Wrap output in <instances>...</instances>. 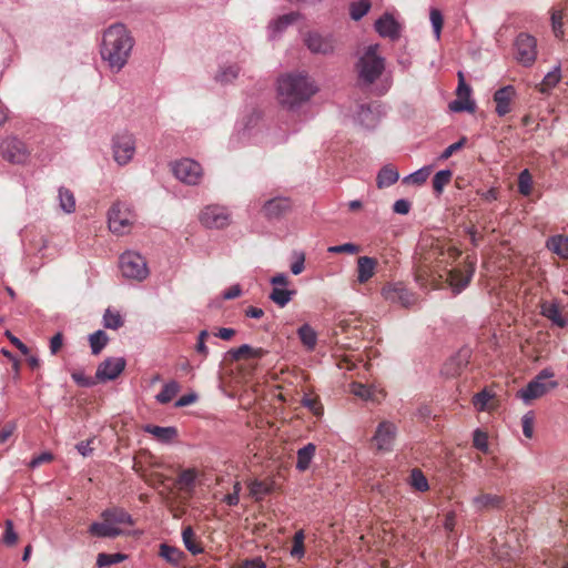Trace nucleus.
Returning <instances> with one entry per match:
<instances>
[{
	"label": "nucleus",
	"mask_w": 568,
	"mask_h": 568,
	"mask_svg": "<svg viewBox=\"0 0 568 568\" xmlns=\"http://www.w3.org/2000/svg\"><path fill=\"white\" fill-rule=\"evenodd\" d=\"M135 40L125 24L116 22L102 33L100 55L112 73H119L128 64Z\"/></svg>",
	"instance_id": "1"
},
{
	"label": "nucleus",
	"mask_w": 568,
	"mask_h": 568,
	"mask_svg": "<svg viewBox=\"0 0 568 568\" xmlns=\"http://www.w3.org/2000/svg\"><path fill=\"white\" fill-rule=\"evenodd\" d=\"M315 82L304 72H288L277 79V99L282 106L296 110L317 92Z\"/></svg>",
	"instance_id": "2"
},
{
	"label": "nucleus",
	"mask_w": 568,
	"mask_h": 568,
	"mask_svg": "<svg viewBox=\"0 0 568 568\" xmlns=\"http://www.w3.org/2000/svg\"><path fill=\"white\" fill-rule=\"evenodd\" d=\"M358 81L363 85H371L383 73L385 60L378 54V44L368 45L356 64Z\"/></svg>",
	"instance_id": "3"
},
{
	"label": "nucleus",
	"mask_w": 568,
	"mask_h": 568,
	"mask_svg": "<svg viewBox=\"0 0 568 568\" xmlns=\"http://www.w3.org/2000/svg\"><path fill=\"white\" fill-rule=\"evenodd\" d=\"M135 221V214L130 204L115 202L109 210L108 223L112 233L126 234Z\"/></svg>",
	"instance_id": "4"
},
{
	"label": "nucleus",
	"mask_w": 568,
	"mask_h": 568,
	"mask_svg": "<svg viewBox=\"0 0 568 568\" xmlns=\"http://www.w3.org/2000/svg\"><path fill=\"white\" fill-rule=\"evenodd\" d=\"M554 373L549 369H542L526 387L517 392V396L525 403L530 404L531 400L544 396L547 392L557 386V382L547 379L551 378Z\"/></svg>",
	"instance_id": "5"
},
{
	"label": "nucleus",
	"mask_w": 568,
	"mask_h": 568,
	"mask_svg": "<svg viewBox=\"0 0 568 568\" xmlns=\"http://www.w3.org/2000/svg\"><path fill=\"white\" fill-rule=\"evenodd\" d=\"M135 149V138L128 131L119 132L111 139L112 156L120 166H124L132 161Z\"/></svg>",
	"instance_id": "6"
},
{
	"label": "nucleus",
	"mask_w": 568,
	"mask_h": 568,
	"mask_svg": "<svg viewBox=\"0 0 568 568\" xmlns=\"http://www.w3.org/2000/svg\"><path fill=\"white\" fill-rule=\"evenodd\" d=\"M120 270L124 277L143 281L149 274L146 262L135 252H125L120 256Z\"/></svg>",
	"instance_id": "7"
},
{
	"label": "nucleus",
	"mask_w": 568,
	"mask_h": 568,
	"mask_svg": "<svg viewBox=\"0 0 568 568\" xmlns=\"http://www.w3.org/2000/svg\"><path fill=\"white\" fill-rule=\"evenodd\" d=\"M384 300L390 304H397L404 308H409L417 303V295L409 291L402 282L387 283L382 288Z\"/></svg>",
	"instance_id": "8"
},
{
	"label": "nucleus",
	"mask_w": 568,
	"mask_h": 568,
	"mask_svg": "<svg viewBox=\"0 0 568 568\" xmlns=\"http://www.w3.org/2000/svg\"><path fill=\"white\" fill-rule=\"evenodd\" d=\"M172 172L178 180L189 185L199 184L203 175L200 163L191 159H182L172 163Z\"/></svg>",
	"instance_id": "9"
},
{
	"label": "nucleus",
	"mask_w": 568,
	"mask_h": 568,
	"mask_svg": "<svg viewBox=\"0 0 568 568\" xmlns=\"http://www.w3.org/2000/svg\"><path fill=\"white\" fill-rule=\"evenodd\" d=\"M262 129V114L257 110H253L250 114L245 115L239 125L236 134L232 138L231 142L235 140L256 142V136Z\"/></svg>",
	"instance_id": "10"
},
{
	"label": "nucleus",
	"mask_w": 568,
	"mask_h": 568,
	"mask_svg": "<svg viewBox=\"0 0 568 568\" xmlns=\"http://www.w3.org/2000/svg\"><path fill=\"white\" fill-rule=\"evenodd\" d=\"M201 223L209 229H223L231 223V213L225 206L211 204L200 214Z\"/></svg>",
	"instance_id": "11"
},
{
	"label": "nucleus",
	"mask_w": 568,
	"mask_h": 568,
	"mask_svg": "<svg viewBox=\"0 0 568 568\" xmlns=\"http://www.w3.org/2000/svg\"><path fill=\"white\" fill-rule=\"evenodd\" d=\"M516 59L525 67L531 65L537 57L536 39L527 33H520L515 42Z\"/></svg>",
	"instance_id": "12"
},
{
	"label": "nucleus",
	"mask_w": 568,
	"mask_h": 568,
	"mask_svg": "<svg viewBox=\"0 0 568 568\" xmlns=\"http://www.w3.org/2000/svg\"><path fill=\"white\" fill-rule=\"evenodd\" d=\"M0 148L2 156L14 164L26 163L30 154L26 144L17 138L6 139Z\"/></svg>",
	"instance_id": "13"
},
{
	"label": "nucleus",
	"mask_w": 568,
	"mask_h": 568,
	"mask_svg": "<svg viewBox=\"0 0 568 568\" xmlns=\"http://www.w3.org/2000/svg\"><path fill=\"white\" fill-rule=\"evenodd\" d=\"M124 357H109L97 368L95 378L100 382L114 381L124 371Z\"/></svg>",
	"instance_id": "14"
},
{
	"label": "nucleus",
	"mask_w": 568,
	"mask_h": 568,
	"mask_svg": "<svg viewBox=\"0 0 568 568\" xmlns=\"http://www.w3.org/2000/svg\"><path fill=\"white\" fill-rule=\"evenodd\" d=\"M475 272V264L468 263L465 270L454 268L447 272V283L455 294L460 293L465 290Z\"/></svg>",
	"instance_id": "15"
},
{
	"label": "nucleus",
	"mask_w": 568,
	"mask_h": 568,
	"mask_svg": "<svg viewBox=\"0 0 568 568\" xmlns=\"http://www.w3.org/2000/svg\"><path fill=\"white\" fill-rule=\"evenodd\" d=\"M459 83L457 87V95L458 99L450 102L449 108L454 112H474L475 111V102L470 99L471 89L468 84H466L463 73H458Z\"/></svg>",
	"instance_id": "16"
},
{
	"label": "nucleus",
	"mask_w": 568,
	"mask_h": 568,
	"mask_svg": "<svg viewBox=\"0 0 568 568\" xmlns=\"http://www.w3.org/2000/svg\"><path fill=\"white\" fill-rule=\"evenodd\" d=\"M564 305L559 300L544 301L540 303V314L549 320L552 325L566 327L568 318L562 314Z\"/></svg>",
	"instance_id": "17"
},
{
	"label": "nucleus",
	"mask_w": 568,
	"mask_h": 568,
	"mask_svg": "<svg viewBox=\"0 0 568 568\" xmlns=\"http://www.w3.org/2000/svg\"><path fill=\"white\" fill-rule=\"evenodd\" d=\"M396 436V426L390 422H382L374 435V442L378 450L388 452L393 447Z\"/></svg>",
	"instance_id": "18"
},
{
	"label": "nucleus",
	"mask_w": 568,
	"mask_h": 568,
	"mask_svg": "<svg viewBox=\"0 0 568 568\" xmlns=\"http://www.w3.org/2000/svg\"><path fill=\"white\" fill-rule=\"evenodd\" d=\"M381 105L377 103L361 104L356 111V121L366 129H374L381 119Z\"/></svg>",
	"instance_id": "19"
},
{
	"label": "nucleus",
	"mask_w": 568,
	"mask_h": 568,
	"mask_svg": "<svg viewBox=\"0 0 568 568\" xmlns=\"http://www.w3.org/2000/svg\"><path fill=\"white\" fill-rule=\"evenodd\" d=\"M304 42L313 53L328 54L334 50L333 38L318 32H308Z\"/></svg>",
	"instance_id": "20"
},
{
	"label": "nucleus",
	"mask_w": 568,
	"mask_h": 568,
	"mask_svg": "<svg viewBox=\"0 0 568 568\" xmlns=\"http://www.w3.org/2000/svg\"><path fill=\"white\" fill-rule=\"evenodd\" d=\"M241 70L242 68L236 61H221L214 80L222 85L231 84L239 78Z\"/></svg>",
	"instance_id": "21"
},
{
	"label": "nucleus",
	"mask_w": 568,
	"mask_h": 568,
	"mask_svg": "<svg viewBox=\"0 0 568 568\" xmlns=\"http://www.w3.org/2000/svg\"><path fill=\"white\" fill-rule=\"evenodd\" d=\"M375 29L381 37L389 38L390 40L398 39L400 36V24L390 13H384L377 19Z\"/></svg>",
	"instance_id": "22"
},
{
	"label": "nucleus",
	"mask_w": 568,
	"mask_h": 568,
	"mask_svg": "<svg viewBox=\"0 0 568 568\" xmlns=\"http://www.w3.org/2000/svg\"><path fill=\"white\" fill-rule=\"evenodd\" d=\"M469 349H462L450 357L443 366L442 373L447 377L459 375L469 363Z\"/></svg>",
	"instance_id": "23"
},
{
	"label": "nucleus",
	"mask_w": 568,
	"mask_h": 568,
	"mask_svg": "<svg viewBox=\"0 0 568 568\" xmlns=\"http://www.w3.org/2000/svg\"><path fill=\"white\" fill-rule=\"evenodd\" d=\"M516 90L513 85L503 87L494 93L496 113L499 116H505L511 111V101L514 100Z\"/></svg>",
	"instance_id": "24"
},
{
	"label": "nucleus",
	"mask_w": 568,
	"mask_h": 568,
	"mask_svg": "<svg viewBox=\"0 0 568 568\" xmlns=\"http://www.w3.org/2000/svg\"><path fill=\"white\" fill-rule=\"evenodd\" d=\"M291 209V201L284 196L267 200L263 205V213L268 219H277Z\"/></svg>",
	"instance_id": "25"
},
{
	"label": "nucleus",
	"mask_w": 568,
	"mask_h": 568,
	"mask_svg": "<svg viewBox=\"0 0 568 568\" xmlns=\"http://www.w3.org/2000/svg\"><path fill=\"white\" fill-rule=\"evenodd\" d=\"M300 18L297 12H290L283 16H280L277 19H274L268 24V38L270 40H276L281 33L291 24L296 22Z\"/></svg>",
	"instance_id": "26"
},
{
	"label": "nucleus",
	"mask_w": 568,
	"mask_h": 568,
	"mask_svg": "<svg viewBox=\"0 0 568 568\" xmlns=\"http://www.w3.org/2000/svg\"><path fill=\"white\" fill-rule=\"evenodd\" d=\"M90 535L98 538H115L122 535V530L111 521L103 519L101 523H93L89 527Z\"/></svg>",
	"instance_id": "27"
},
{
	"label": "nucleus",
	"mask_w": 568,
	"mask_h": 568,
	"mask_svg": "<svg viewBox=\"0 0 568 568\" xmlns=\"http://www.w3.org/2000/svg\"><path fill=\"white\" fill-rule=\"evenodd\" d=\"M377 261L374 257L361 256L357 260V281L361 284L368 282L375 274Z\"/></svg>",
	"instance_id": "28"
},
{
	"label": "nucleus",
	"mask_w": 568,
	"mask_h": 568,
	"mask_svg": "<svg viewBox=\"0 0 568 568\" xmlns=\"http://www.w3.org/2000/svg\"><path fill=\"white\" fill-rule=\"evenodd\" d=\"M144 432L154 436L159 442L169 444L178 437V429L174 426L146 425Z\"/></svg>",
	"instance_id": "29"
},
{
	"label": "nucleus",
	"mask_w": 568,
	"mask_h": 568,
	"mask_svg": "<svg viewBox=\"0 0 568 568\" xmlns=\"http://www.w3.org/2000/svg\"><path fill=\"white\" fill-rule=\"evenodd\" d=\"M102 519L111 521L116 525H133L132 516L122 508L113 507L108 508L101 514Z\"/></svg>",
	"instance_id": "30"
},
{
	"label": "nucleus",
	"mask_w": 568,
	"mask_h": 568,
	"mask_svg": "<svg viewBox=\"0 0 568 568\" xmlns=\"http://www.w3.org/2000/svg\"><path fill=\"white\" fill-rule=\"evenodd\" d=\"M560 79L561 69L560 64H557L544 77L542 81L537 85V89L544 94L549 93L559 83Z\"/></svg>",
	"instance_id": "31"
},
{
	"label": "nucleus",
	"mask_w": 568,
	"mask_h": 568,
	"mask_svg": "<svg viewBox=\"0 0 568 568\" xmlns=\"http://www.w3.org/2000/svg\"><path fill=\"white\" fill-rule=\"evenodd\" d=\"M316 452V446L313 443H308L297 450L296 469L305 471L308 469Z\"/></svg>",
	"instance_id": "32"
},
{
	"label": "nucleus",
	"mask_w": 568,
	"mask_h": 568,
	"mask_svg": "<svg viewBox=\"0 0 568 568\" xmlns=\"http://www.w3.org/2000/svg\"><path fill=\"white\" fill-rule=\"evenodd\" d=\"M297 336L303 344V346L306 348V351H314L317 344V333L314 331V328L305 323L297 329Z\"/></svg>",
	"instance_id": "33"
},
{
	"label": "nucleus",
	"mask_w": 568,
	"mask_h": 568,
	"mask_svg": "<svg viewBox=\"0 0 568 568\" xmlns=\"http://www.w3.org/2000/svg\"><path fill=\"white\" fill-rule=\"evenodd\" d=\"M399 179L398 171L392 165L383 166L377 174V186L379 189L388 187L396 183Z\"/></svg>",
	"instance_id": "34"
},
{
	"label": "nucleus",
	"mask_w": 568,
	"mask_h": 568,
	"mask_svg": "<svg viewBox=\"0 0 568 568\" xmlns=\"http://www.w3.org/2000/svg\"><path fill=\"white\" fill-rule=\"evenodd\" d=\"M501 497L491 494H483L473 499L474 507L477 510L499 508L501 506Z\"/></svg>",
	"instance_id": "35"
},
{
	"label": "nucleus",
	"mask_w": 568,
	"mask_h": 568,
	"mask_svg": "<svg viewBox=\"0 0 568 568\" xmlns=\"http://www.w3.org/2000/svg\"><path fill=\"white\" fill-rule=\"evenodd\" d=\"M547 247L561 258L568 260V237L562 235L551 236L547 241Z\"/></svg>",
	"instance_id": "36"
},
{
	"label": "nucleus",
	"mask_w": 568,
	"mask_h": 568,
	"mask_svg": "<svg viewBox=\"0 0 568 568\" xmlns=\"http://www.w3.org/2000/svg\"><path fill=\"white\" fill-rule=\"evenodd\" d=\"M197 477V473L194 468H187L181 471L178 477L176 484L180 489L185 491H192L195 486V480Z\"/></svg>",
	"instance_id": "37"
},
{
	"label": "nucleus",
	"mask_w": 568,
	"mask_h": 568,
	"mask_svg": "<svg viewBox=\"0 0 568 568\" xmlns=\"http://www.w3.org/2000/svg\"><path fill=\"white\" fill-rule=\"evenodd\" d=\"M296 291L294 290H286L283 287H273L270 300L274 302L277 306L284 307L286 306L292 297L295 295Z\"/></svg>",
	"instance_id": "38"
},
{
	"label": "nucleus",
	"mask_w": 568,
	"mask_h": 568,
	"mask_svg": "<svg viewBox=\"0 0 568 568\" xmlns=\"http://www.w3.org/2000/svg\"><path fill=\"white\" fill-rule=\"evenodd\" d=\"M180 392V385L175 381L164 384L162 390L155 396L156 402L160 404L170 403Z\"/></svg>",
	"instance_id": "39"
},
{
	"label": "nucleus",
	"mask_w": 568,
	"mask_h": 568,
	"mask_svg": "<svg viewBox=\"0 0 568 568\" xmlns=\"http://www.w3.org/2000/svg\"><path fill=\"white\" fill-rule=\"evenodd\" d=\"M59 205L65 213H72L75 210V199L73 193L65 189L60 187L58 191Z\"/></svg>",
	"instance_id": "40"
},
{
	"label": "nucleus",
	"mask_w": 568,
	"mask_h": 568,
	"mask_svg": "<svg viewBox=\"0 0 568 568\" xmlns=\"http://www.w3.org/2000/svg\"><path fill=\"white\" fill-rule=\"evenodd\" d=\"M182 539L185 548L193 555L201 554L203 548L195 540V534L192 527H185L182 531Z\"/></svg>",
	"instance_id": "41"
},
{
	"label": "nucleus",
	"mask_w": 568,
	"mask_h": 568,
	"mask_svg": "<svg viewBox=\"0 0 568 568\" xmlns=\"http://www.w3.org/2000/svg\"><path fill=\"white\" fill-rule=\"evenodd\" d=\"M108 335L104 331L99 329L89 336L90 347L93 355H98L108 344Z\"/></svg>",
	"instance_id": "42"
},
{
	"label": "nucleus",
	"mask_w": 568,
	"mask_h": 568,
	"mask_svg": "<svg viewBox=\"0 0 568 568\" xmlns=\"http://www.w3.org/2000/svg\"><path fill=\"white\" fill-rule=\"evenodd\" d=\"M126 559V555L116 552V554H104L101 552L98 555L97 558V566L99 568L109 567L114 564L122 562Z\"/></svg>",
	"instance_id": "43"
},
{
	"label": "nucleus",
	"mask_w": 568,
	"mask_h": 568,
	"mask_svg": "<svg viewBox=\"0 0 568 568\" xmlns=\"http://www.w3.org/2000/svg\"><path fill=\"white\" fill-rule=\"evenodd\" d=\"M450 170H440L433 178V187L437 194H440L444 187L449 183L452 179Z\"/></svg>",
	"instance_id": "44"
},
{
	"label": "nucleus",
	"mask_w": 568,
	"mask_h": 568,
	"mask_svg": "<svg viewBox=\"0 0 568 568\" xmlns=\"http://www.w3.org/2000/svg\"><path fill=\"white\" fill-rule=\"evenodd\" d=\"M250 494L255 499H261L271 493V485L263 480H253L248 484Z\"/></svg>",
	"instance_id": "45"
},
{
	"label": "nucleus",
	"mask_w": 568,
	"mask_h": 568,
	"mask_svg": "<svg viewBox=\"0 0 568 568\" xmlns=\"http://www.w3.org/2000/svg\"><path fill=\"white\" fill-rule=\"evenodd\" d=\"M532 190V176L529 170L525 169L518 176V191L520 194L528 196Z\"/></svg>",
	"instance_id": "46"
},
{
	"label": "nucleus",
	"mask_w": 568,
	"mask_h": 568,
	"mask_svg": "<svg viewBox=\"0 0 568 568\" xmlns=\"http://www.w3.org/2000/svg\"><path fill=\"white\" fill-rule=\"evenodd\" d=\"M410 485L418 491H426L429 488L427 478L420 469L414 468L410 473Z\"/></svg>",
	"instance_id": "47"
},
{
	"label": "nucleus",
	"mask_w": 568,
	"mask_h": 568,
	"mask_svg": "<svg viewBox=\"0 0 568 568\" xmlns=\"http://www.w3.org/2000/svg\"><path fill=\"white\" fill-rule=\"evenodd\" d=\"M103 325L110 329H118L123 325L122 316L118 312L106 310L103 315Z\"/></svg>",
	"instance_id": "48"
},
{
	"label": "nucleus",
	"mask_w": 568,
	"mask_h": 568,
	"mask_svg": "<svg viewBox=\"0 0 568 568\" xmlns=\"http://www.w3.org/2000/svg\"><path fill=\"white\" fill-rule=\"evenodd\" d=\"M429 174H430V168L424 166V168H420L419 170L408 174L404 179V182L419 185V184H423L427 180Z\"/></svg>",
	"instance_id": "49"
},
{
	"label": "nucleus",
	"mask_w": 568,
	"mask_h": 568,
	"mask_svg": "<svg viewBox=\"0 0 568 568\" xmlns=\"http://www.w3.org/2000/svg\"><path fill=\"white\" fill-rule=\"evenodd\" d=\"M304 539L305 535L303 530L295 532L293 538V547L291 549V556L294 558H302L304 556Z\"/></svg>",
	"instance_id": "50"
},
{
	"label": "nucleus",
	"mask_w": 568,
	"mask_h": 568,
	"mask_svg": "<svg viewBox=\"0 0 568 568\" xmlns=\"http://www.w3.org/2000/svg\"><path fill=\"white\" fill-rule=\"evenodd\" d=\"M493 398V395L487 390L483 389L473 397V405L478 412H485L488 408V403Z\"/></svg>",
	"instance_id": "51"
},
{
	"label": "nucleus",
	"mask_w": 568,
	"mask_h": 568,
	"mask_svg": "<svg viewBox=\"0 0 568 568\" xmlns=\"http://www.w3.org/2000/svg\"><path fill=\"white\" fill-rule=\"evenodd\" d=\"M182 552L176 548L162 544L160 547V556L171 564H178L180 561Z\"/></svg>",
	"instance_id": "52"
},
{
	"label": "nucleus",
	"mask_w": 568,
	"mask_h": 568,
	"mask_svg": "<svg viewBox=\"0 0 568 568\" xmlns=\"http://www.w3.org/2000/svg\"><path fill=\"white\" fill-rule=\"evenodd\" d=\"M473 445L475 448L483 453L488 452V437L487 434L480 429H476L473 435Z\"/></svg>",
	"instance_id": "53"
},
{
	"label": "nucleus",
	"mask_w": 568,
	"mask_h": 568,
	"mask_svg": "<svg viewBox=\"0 0 568 568\" xmlns=\"http://www.w3.org/2000/svg\"><path fill=\"white\" fill-rule=\"evenodd\" d=\"M415 281L420 288H427L428 286L436 287L435 277L433 275H429L426 270L417 271L415 275Z\"/></svg>",
	"instance_id": "54"
},
{
	"label": "nucleus",
	"mask_w": 568,
	"mask_h": 568,
	"mask_svg": "<svg viewBox=\"0 0 568 568\" xmlns=\"http://www.w3.org/2000/svg\"><path fill=\"white\" fill-rule=\"evenodd\" d=\"M430 22H432L435 38H436V40H439L442 28H443V22H444L443 14L440 13L439 10H437V9L430 10Z\"/></svg>",
	"instance_id": "55"
},
{
	"label": "nucleus",
	"mask_w": 568,
	"mask_h": 568,
	"mask_svg": "<svg viewBox=\"0 0 568 568\" xmlns=\"http://www.w3.org/2000/svg\"><path fill=\"white\" fill-rule=\"evenodd\" d=\"M2 541L7 546H13L18 541V535L14 531L13 523L9 519L6 520V528H4V532L2 535Z\"/></svg>",
	"instance_id": "56"
},
{
	"label": "nucleus",
	"mask_w": 568,
	"mask_h": 568,
	"mask_svg": "<svg viewBox=\"0 0 568 568\" xmlns=\"http://www.w3.org/2000/svg\"><path fill=\"white\" fill-rule=\"evenodd\" d=\"M371 9V2H353L351 8V17L354 20L362 19Z\"/></svg>",
	"instance_id": "57"
},
{
	"label": "nucleus",
	"mask_w": 568,
	"mask_h": 568,
	"mask_svg": "<svg viewBox=\"0 0 568 568\" xmlns=\"http://www.w3.org/2000/svg\"><path fill=\"white\" fill-rule=\"evenodd\" d=\"M358 251H359V247L353 243H344L341 245L329 246L327 248V252L333 253V254H339V253L356 254V253H358Z\"/></svg>",
	"instance_id": "58"
},
{
	"label": "nucleus",
	"mask_w": 568,
	"mask_h": 568,
	"mask_svg": "<svg viewBox=\"0 0 568 568\" xmlns=\"http://www.w3.org/2000/svg\"><path fill=\"white\" fill-rule=\"evenodd\" d=\"M248 351H251V346L247 345V344H243L241 345L240 347L237 348H231L227 353H226V356L232 359V361H239L241 359L242 357L244 356H248Z\"/></svg>",
	"instance_id": "59"
},
{
	"label": "nucleus",
	"mask_w": 568,
	"mask_h": 568,
	"mask_svg": "<svg viewBox=\"0 0 568 568\" xmlns=\"http://www.w3.org/2000/svg\"><path fill=\"white\" fill-rule=\"evenodd\" d=\"M551 24H552V30H554L556 38H561L564 34V31H562V13L560 11H556V10L552 11Z\"/></svg>",
	"instance_id": "60"
},
{
	"label": "nucleus",
	"mask_w": 568,
	"mask_h": 568,
	"mask_svg": "<svg viewBox=\"0 0 568 568\" xmlns=\"http://www.w3.org/2000/svg\"><path fill=\"white\" fill-rule=\"evenodd\" d=\"M72 379L81 387H91L95 382L88 377L82 371H75L71 374Z\"/></svg>",
	"instance_id": "61"
},
{
	"label": "nucleus",
	"mask_w": 568,
	"mask_h": 568,
	"mask_svg": "<svg viewBox=\"0 0 568 568\" xmlns=\"http://www.w3.org/2000/svg\"><path fill=\"white\" fill-rule=\"evenodd\" d=\"M209 332L206 329H203L199 333L197 342L195 345V349L199 354H201L203 357H206L209 354V348L205 345V341L209 337Z\"/></svg>",
	"instance_id": "62"
},
{
	"label": "nucleus",
	"mask_w": 568,
	"mask_h": 568,
	"mask_svg": "<svg viewBox=\"0 0 568 568\" xmlns=\"http://www.w3.org/2000/svg\"><path fill=\"white\" fill-rule=\"evenodd\" d=\"M466 142V139L463 138L460 139L459 141L450 144L449 146H447L443 153L440 154L439 159L440 160H447L448 158H450L455 152H457L458 150H460L464 144Z\"/></svg>",
	"instance_id": "63"
},
{
	"label": "nucleus",
	"mask_w": 568,
	"mask_h": 568,
	"mask_svg": "<svg viewBox=\"0 0 568 568\" xmlns=\"http://www.w3.org/2000/svg\"><path fill=\"white\" fill-rule=\"evenodd\" d=\"M352 393L355 396L361 397L363 399H368L371 397L369 388L367 386L363 385V384H359V383L352 384Z\"/></svg>",
	"instance_id": "64"
}]
</instances>
